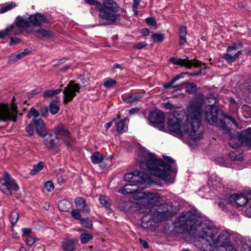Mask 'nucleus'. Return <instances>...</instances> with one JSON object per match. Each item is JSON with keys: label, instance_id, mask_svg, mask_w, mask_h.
Masks as SVG:
<instances>
[{"label": "nucleus", "instance_id": "f257e3e1", "mask_svg": "<svg viewBox=\"0 0 251 251\" xmlns=\"http://www.w3.org/2000/svg\"><path fill=\"white\" fill-rule=\"evenodd\" d=\"M203 102L204 96H200L189 107L187 115L181 112L170 118L167 122L168 130L179 138L188 134L195 142L201 140L203 134L201 124Z\"/></svg>", "mask_w": 251, "mask_h": 251}, {"label": "nucleus", "instance_id": "f03ea898", "mask_svg": "<svg viewBox=\"0 0 251 251\" xmlns=\"http://www.w3.org/2000/svg\"><path fill=\"white\" fill-rule=\"evenodd\" d=\"M165 159L167 163L161 159H157L153 153H145L140 157L139 166L142 169L148 170L151 175L165 182H169L171 179L170 173H176V168L170 165L175 162L172 157L167 156Z\"/></svg>", "mask_w": 251, "mask_h": 251}, {"label": "nucleus", "instance_id": "7ed1b4c3", "mask_svg": "<svg viewBox=\"0 0 251 251\" xmlns=\"http://www.w3.org/2000/svg\"><path fill=\"white\" fill-rule=\"evenodd\" d=\"M85 2L97 7L100 25H113L121 20L120 7L113 0H104L102 3L96 0H85Z\"/></svg>", "mask_w": 251, "mask_h": 251}, {"label": "nucleus", "instance_id": "20e7f679", "mask_svg": "<svg viewBox=\"0 0 251 251\" xmlns=\"http://www.w3.org/2000/svg\"><path fill=\"white\" fill-rule=\"evenodd\" d=\"M44 145L49 150H53L60 146L59 138H62L66 145L69 147L72 140L70 132L63 126H57L54 130L45 133Z\"/></svg>", "mask_w": 251, "mask_h": 251}, {"label": "nucleus", "instance_id": "39448f33", "mask_svg": "<svg viewBox=\"0 0 251 251\" xmlns=\"http://www.w3.org/2000/svg\"><path fill=\"white\" fill-rule=\"evenodd\" d=\"M167 204L159 205L156 208H152L149 211H142L147 213L142 218V226L147 227L145 225L148 221L154 223H159L167 220L173 214L171 208H168Z\"/></svg>", "mask_w": 251, "mask_h": 251}, {"label": "nucleus", "instance_id": "423d86ee", "mask_svg": "<svg viewBox=\"0 0 251 251\" xmlns=\"http://www.w3.org/2000/svg\"><path fill=\"white\" fill-rule=\"evenodd\" d=\"M200 222V217L192 211L181 212L174 223L175 226L181 230H185L189 227L190 230H195Z\"/></svg>", "mask_w": 251, "mask_h": 251}, {"label": "nucleus", "instance_id": "0eeeda50", "mask_svg": "<svg viewBox=\"0 0 251 251\" xmlns=\"http://www.w3.org/2000/svg\"><path fill=\"white\" fill-rule=\"evenodd\" d=\"M132 198L133 200L138 201L137 203L141 204V209H145V211L156 208L159 206L158 203L160 198L157 194L139 192L133 196Z\"/></svg>", "mask_w": 251, "mask_h": 251}, {"label": "nucleus", "instance_id": "6e6552de", "mask_svg": "<svg viewBox=\"0 0 251 251\" xmlns=\"http://www.w3.org/2000/svg\"><path fill=\"white\" fill-rule=\"evenodd\" d=\"M197 232L198 237L205 239L210 247L212 242L218 233V229L212 224L200 221L195 230Z\"/></svg>", "mask_w": 251, "mask_h": 251}, {"label": "nucleus", "instance_id": "1a4fd4ad", "mask_svg": "<svg viewBox=\"0 0 251 251\" xmlns=\"http://www.w3.org/2000/svg\"><path fill=\"white\" fill-rule=\"evenodd\" d=\"M206 100L208 103L211 104L205 107V120L209 124L214 125L217 122L218 119V108L215 105L218 102L217 94H208Z\"/></svg>", "mask_w": 251, "mask_h": 251}, {"label": "nucleus", "instance_id": "9d476101", "mask_svg": "<svg viewBox=\"0 0 251 251\" xmlns=\"http://www.w3.org/2000/svg\"><path fill=\"white\" fill-rule=\"evenodd\" d=\"M229 132L230 137L228 142L229 145L233 149H237L241 147L243 143L251 148V128L242 131L240 133H237L236 135L231 136Z\"/></svg>", "mask_w": 251, "mask_h": 251}, {"label": "nucleus", "instance_id": "9b49d317", "mask_svg": "<svg viewBox=\"0 0 251 251\" xmlns=\"http://www.w3.org/2000/svg\"><path fill=\"white\" fill-rule=\"evenodd\" d=\"M124 179L130 183L140 184L145 186L151 185L153 183V180L150 176L137 170L126 175Z\"/></svg>", "mask_w": 251, "mask_h": 251}, {"label": "nucleus", "instance_id": "f8f14e48", "mask_svg": "<svg viewBox=\"0 0 251 251\" xmlns=\"http://www.w3.org/2000/svg\"><path fill=\"white\" fill-rule=\"evenodd\" d=\"M229 237L230 234L227 231H222L216 238H214L212 242V246L222 248H217L216 250H213L212 251H236L230 245Z\"/></svg>", "mask_w": 251, "mask_h": 251}, {"label": "nucleus", "instance_id": "ddd939ff", "mask_svg": "<svg viewBox=\"0 0 251 251\" xmlns=\"http://www.w3.org/2000/svg\"><path fill=\"white\" fill-rule=\"evenodd\" d=\"M0 189L7 195H12V191H17L19 187L7 172L4 174V178L0 179Z\"/></svg>", "mask_w": 251, "mask_h": 251}, {"label": "nucleus", "instance_id": "4468645a", "mask_svg": "<svg viewBox=\"0 0 251 251\" xmlns=\"http://www.w3.org/2000/svg\"><path fill=\"white\" fill-rule=\"evenodd\" d=\"M17 107L13 104L10 108L7 105L0 104V121L15 122L17 116Z\"/></svg>", "mask_w": 251, "mask_h": 251}, {"label": "nucleus", "instance_id": "2eb2a0df", "mask_svg": "<svg viewBox=\"0 0 251 251\" xmlns=\"http://www.w3.org/2000/svg\"><path fill=\"white\" fill-rule=\"evenodd\" d=\"M148 119L153 126L160 130H164L165 129V117L162 112L159 110L151 112L149 115Z\"/></svg>", "mask_w": 251, "mask_h": 251}, {"label": "nucleus", "instance_id": "dca6fc26", "mask_svg": "<svg viewBox=\"0 0 251 251\" xmlns=\"http://www.w3.org/2000/svg\"><path fill=\"white\" fill-rule=\"evenodd\" d=\"M79 89L80 87L78 84H75L73 81H70L63 91V103L66 104L69 102L71 101L75 97V93L79 91Z\"/></svg>", "mask_w": 251, "mask_h": 251}, {"label": "nucleus", "instance_id": "f3484780", "mask_svg": "<svg viewBox=\"0 0 251 251\" xmlns=\"http://www.w3.org/2000/svg\"><path fill=\"white\" fill-rule=\"evenodd\" d=\"M146 186L137 183H129L125 185L122 188L118 190V192L122 194H131L136 195L138 193L142 192V190Z\"/></svg>", "mask_w": 251, "mask_h": 251}, {"label": "nucleus", "instance_id": "a211bd4d", "mask_svg": "<svg viewBox=\"0 0 251 251\" xmlns=\"http://www.w3.org/2000/svg\"><path fill=\"white\" fill-rule=\"evenodd\" d=\"M169 60L174 64L180 65L188 68H191L193 66L197 67L201 66V63L199 61L196 60H190L188 58L183 59L181 58L171 57Z\"/></svg>", "mask_w": 251, "mask_h": 251}, {"label": "nucleus", "instance_id": "6ab92c4d", "mask_svg": "<svg viewBox=\"0 0 251 251\" xmlns=\"http://www.w3.org/2000/svg\"><path fill=\"white\" fill-rule=\"evenodd\" d=\"M228 201L230 202H235L233 205L237 206H242L245 205L248 202V199L243 194H235L231 195L229 198Z\"/></svg>", "mask_w": 251, "mask_h": 251}, {"label": "nucleus", "instance_id": "aec40b11", "mask_svg": "<svg viewBox=\"0 0 251 251\" xmlns=\"http://www.w3.org/2000/svg\"><path fill=\"white\" fill-rule=\"evenodd\" d=\"M29 19L32 25L35 26H39L43 23L48 22L47 17L40 13H36L35 15H30Z\"/></svg>", "mask_w": 251, "mask_h": 251}, {"label": "nucleus", "instance_id": "412c9836", "mask_svg": "<svg viewBox=\"0 0 251 251\" xmlns=\"http://www.w3.org/2000/svg\"><path fill=\"white\" fill-rule=\"evenodd\" d=\"M31 122L35 126L37 133L41 136H44L46 133V129L43 120L40 119H33Z\"/></svg>", "mask_w": 251, "mask_h": 251}, {"label": "nucleus", "instance_id": "4be33fe9", "mask_svg": "<svg viewBox=\"0 0 251 251\" xmlns=\"http://www.w3.org/2000/svg\"><path fill=\"white\" fill-rule=\"evenodd\" d=\"M75 203L77 209L84 213L90 212V208L86 204L85 200L81 197H77L75 200Z\"/></svg>", "mask_w": 251, "mask_h": 251}, {"label": "nucleus", "instance_id": "5701e85b", "mask_svg": "<svg viewBox=\"0 0 251 251\" xmlns=\"http://www.w3.org/2000/svg\"><path fill=\"white\" fill-rule=\"evenodd\" d=\"M33 34L37 38L43 39H50L54 37L53 34L50 30H45L41 27L32 31Z\"/></svg>", "mask_w": 251, "mask_h": 251}, {"label": "nucleus", "instance_id": "b1692460", "mask_svg": "<svg viewBox=\"0 0 251 251\" xmlns=\"http://www.w3.org/2000/svg\"><path fill=\"white\" fill-rule=\"evenodd\" d=\"M20 33L21 31L16 27L15 24H12L6 29L0 31V38H3L6 36L12 34H19Z\"/></svg>", "mask_w": 251, "mask_h": 251}, {"label": "nucleus", "instance_id": "393cba45", "mask_svg": "<svg viewBox=\"0 0 251 251\" xmlns=\"http://www.w3.org/2000/svg\"><path fill=\"white\" fill-rule=\"evenodd\" d=\"M182 74H189L190 75L193 76H197V75H196V73H191V74H190V73H182L180 75H176L169 82L163 85L165 89H170L171 88H174V87H177V86H181L183 85H184L185 84L184 83H181V84H180L179 85H178L177 86H174V84L175 83V82L177 80H178L180 78H181L183 77Z\"/></svg>", "mask_w": 251, "mask_h": 251}, {"label": "nucleus", "instance_id": "a878e982", "mask_svg": "<svg viewBox=\"0 0 251 251\" xmlns=\"http://www.w3.org/2000/svg\"><path fill=\"white\" fill-rule=\"evenodd\" d=\"M62 247L65 251H75L76 247L74 239H65L62 243Z\"/></svg>", "mask_w": 251, "mask_h": 251}, {"label": "nucleus", "instance_id": "bb28decb", "mask_svg": "<svg viewBox=\"0 0 251 251\" xmlns=\"http://www.w3.org/2000/svg\"><path fill=\"white\" fill-rule=\"evenodd\" d=\"M16 20L17 21L13 24H15L16 27L21 31L20 28L28 27L29 26V22L21 17H18Z\"/></svg>", "mask_w": 251, "mask_h": 251}, {"label": "nucleus", "instance_id": "cd10ccee", "mask_svg": "<svg viewBox=\"0 0 251 251\" xmlns=\"http://www.w3.org/2000/svg\"><path fill=\"white\" fill-rule=\"evenodd\" d=\"M187 29L185 26H181L179 27V45H183L187 42L186 39Z\"/></svg>", "mask_w": 251, "mask_h": 251}, {"label": "nucleus", "instance_id": "c85d7f7f", "mask_svg": "<svg viewBox=\"0 0 251 251\" xmlns=\"http://www.w3.org/2000/svg\"><path fill=\"white\" fill-rule=\"evenodd\" d=\"M126 119H125L119 122L116 123V130L120 134H122L125 132L127 130V126H126Z\"/></svg>", "mask_w": 251, "mask_h": 251}, {"label": "nucleus", "instance_id": "c756f323", "mask_svg": "<svg viewBox=\"0 0 251 251\" xmlns=\"http://www.w3.org/2000/svg\"><path fill=\"white\" fill-rule=\"evenodd\" d=\"M71 206V203L66 200L60 201L58 203V208L60 211L63 212H68Z\"/></svg>", "mask_w": 251, "mask_h": 251}, {"label": "nucleus", "instance_id": "7c9ffc66", "mask_svg": "<svg viewBox=\"0 0 251 251\" xmlns=\"http://www.w3.org/2000/svg\"><path fill=\"white\" fill-rule=\"evenodd\" d=\"M141 98L139 94L131 95L125 97L124 99L126 103H130L138 101Z\"/></svg>", "mask_w": 251, "mask_h": 251}, {"label": "nucleus", "instance_id": "2f4dec72", "mask_svg": "<svg viewBox=\"0 0 251 251\" xmlns=\"http://www.w3.org/2000/svg\"><path fill=\"white\" fill-rule=\"evenodd\" d=\"M241 53L242 51L241 50L238 51L233 55L227 53L224 55V58L229 62L232 63L234 62Z\"/></svg>", "mask_w": 251, "mask_h": 251}, {"label": "nucleus", "instance_id": "473e14b6", "mask_svg": "<svg viewBox=\"0 0 251 251\" xmlns=\"http://www.w3.org/2000/svg\"><path fill=\"white\" fill-rule=\"evenodd\" d=\"M91 161L94 164L100 163L103 160L101 154L99 152H94L91 157Z\"/></svg>", "mask_w": 251, "mask_h": 251}, {"label": "nucleus", "instance_id": "72a5a7b5", "mask_svg": "<svg viewBox=\"0 0 251 251\" xmlns=\"http://www.w3.org/2000/svg\"><path fill=\"white\" fill-rule=\"evenodd\" d=\"M197 86L193 83H186L185 91L189 94H193L197 92Z\"/></svg>", "mask_w": 251, "mask_h": 251}, {"label": "nucleus", "instance_id": "f704fd0d", "mask_svg": "<svg viewBox=\"0 0 251 251\" xmlns=\"http://www.w3.org/2000/svg\"><path fill=\"white\" fill-rule=\"evenodd\" d=\"M61 89H58L57 90H50L44 92L43 97L45 98H50L54 96L55 95L59 94L62 92Z\"/></svg>", "mask_w": 251, "mask_h": 251}, {"label": "nucleus", "instance_id": "c9c22d12", "mask_svg": "<svg viewBox=\"0 0 251 251\" xmlns=\"http://www.w3.org/2000/svg\"><path fill=\"white\" fill-rule=\"evenodd\" d=\"M44 163L43 162H39L36 165H35L33 168L30 171V174L32 176L35 175L38 172L43 169Z\"/></svg>", "mask_w": 251, "mask_h": 251}, {"label": "nucleus", "instance_id": "e433bc0d", "mask_svg": "<svg viewBox=\"0 0 251 251\" xmlns=\"http://www.w3.org/2000/svg\"><path fill=\"white\" fill-rule=\"evenodd\" d=\"M17 5L15 3L11 2L9 3L6 4L4 6L2 7L0 9V13H4L7 11L10 10L12 9L13 8L16 7Z\"/></svg>", "mask_w": 251, "mask_h": 251}, {"label": "nucleus", "instance_id": "4c0bfd02", "mask_svg": "<svg viewBox=\"0 0 251 251\" xmlns=\"http://www.w3.org/2000/svg\"><path fill=\"white\" fill-rule=\"evenodd\" d=\"M151 37L153 41L156 42H161L165 39L164 35L162 33H154L151 34Z\"/></svg>", "mask_w": 251, "mask_h": 251}, {"label": "nucleus", "instance_id": "58836bf2", "mask_svg": "<svg viewBox=\"0 0 251 251\" xmlns=\"http://www.w3.org/2000/svg\"><path fill=\"white\" fill-rule=\"evenodd\" d=\"M99 201L100 204L106 208H109L110 206L109 199L108 197L102 196H100L99 198Z\"/></svg>", "mask_w": 251, "mask_h": 251}, {"label": "nucleus", "instance_id": "ea45409f", "mask_svg": "<svg viewBox=\"0 0 251 251\" xmlns=\"http://www.w3.org/2000/svg\"><path fill=\"white\" fill-rule=\"evenodd\" d=\"M19 219V215L17 212L13 211L10 214L9 221L11 224L14 226L17 222Z\"/></svg>", "mask_w": 251, "mask_h": 251}, {"label": "nucleus", "instance_id": "a19ab883", "mask_svg": "<svg viewBox=\"0 0 251 251\" xmlns=\"http://www.w3.org/2000/svg\"><path fill=\"white\" fill-rule=\"evenodd\" d=\"M80 225L86 228H91L92 227V223L90 220L88 218H82L80 219Z\"/></svg>", "mask_w": 251, "mask_h": 251}, {"label": "nucleus", "instance_id": "79ce46f5", "mask_svg": "<svg viewBox=\"0 0 251 251\" xmlns=\"http://www.w3.org/2000/svg\"><path fill=\"white\" fill-rule=\"evenodd\" d=\"M93 238L92 235L88 233H83L80 236L81 243L86 244Z\"/></svg>", "mask_w": 251, "mask_h": 251}, {"label": "nucleus", "instance_id": "37998d69", "mask_svg": "<svg viewBox=\"0 0 251 251\" xmlns=\"http://www.w3.org/2000/svg\"><path fill=\"white\" fill-rule=\"evenodd\" d=\"M241 251H251V239L246 240L243 243Z\"/></svg>", "mask_w": 251, "mask_h": 251}, {"label": "nucleus", "instance_id": "c03bdc74", "mask_svg": "<svg viewBox=\"0 0 251 251\" xmlns=\"http://www.w3.org/2000/svg\"><path fill=\"white\" fill-rule=\"evenodd\" d=\"M39 112L34 108L32 107L29 110L28 114L26 115V117L28 118H31L32 117H33V119H36V118L38 117L39 116Z\"/></svg>", "mask_w": 251, "mask_h": 251}, {"label": "nucleus", "instance_id": "a18cd8bd", "mask_svg": "<svg viewBox=\"0 0 251 251\" xmlns=\"http://www.w3.org/2000/svg\"><path fill=\"white\" fill-rule=\"evenodd\" d=\"M228 201H229L228 200H226L225 199H223L220 200L218 202L219 207L223 211L226 212L228 210V208L226 206V204L228 203Z\"/></svg>", "mask_w": 251, "mask_h": 251}, {"label": "nucleus", "instance_id": "49530a36", "mask_svg": "<svg viewBox=\"0 0 251 251\" xmlns=\"http://www.w3.org/2000/svg\"><path fill=\"white\" fill-rule=\"evenodd\" d=\"M242 46V43L240 41L234 43L233 45L228 47L227 50L228 52H231L232 51L237 50Z\"/></svg>", "mask_w": 251, "mask_h": 251}, {"label": "nucleus", "instance_id": "de8ad7c7", "mask_svg": "<svg viewBox=\"0 0 251 251\" xmlns=\"http://www.w3.org/2000/svg\"><path fill=\"white\" fill-rule=\"evenodd\" d=\"M116 81L113 79H106L103 83V85L105 88H110L114 86L116 84Z\"/></svg>", "mask_w": 251, "mask_h": 251}, {"label": "nucleus", "instance_id": "09e8293b", "mask_svg": "<svg viewBox=\"0 0 251 251\" xmlns=\"http://www.w3.org/2000/svg\"><path fill=\"white\" fill-rule=\"evenodd\" d=\"M29 52V50L26 49L23 52L16 54L15 56V58H14L13 60L14 61H17L18 60L27 55Z\"/></svg>", "mask_w": 251, "mask_h": 251}, {"label": "nucleus", "instance_id": "8fccbe9b", "mask_svg": "<svg viewBox=\"0 0 251 251\" xmlns=\"http://www.w3.org/2000/svg\"><path fill=\"white\" fill-rule=\"evenodd\" d=\"M80 211L78 209H74L71 211V215L72 217L76 220H80L81 219V215L80 214Z\"/></svg>", "mask_w": 251, "mask_h": 251}, {"label": "nucleus", "instance_id": "3c124183", "mask_svg": "<svg viewBox=\"0 0 251 251\" xmlns=\"http://www.w3.org/2000/svg\"><path fill=\"white\" fill-rule=\"evenodd\" d=\"M45 189L48 192L51 191L54 189V184L50 181H48L44 184Z\"/></svg>", "mask_w": 251, "mask_h": 251}, {"label": "nucleus", "instance_id": "603ef678", "mask_svg": "<svg viewBox=\"0 0 251 251\" xmlns=\"http://www.w3.org/2000/svg\"><path fill=\"white\" fill-rule=\"evenodd\" d=\"M59 107L54 103H50V111L52 114L57 113L59 110Z\"/></svg>", "mask_w": 251, "mask_h": 251}, {"label": "nucleus", "instance_id": "864d4df0", "mask_svg": "<svg viewBox=\"0 0 251 251\" xmlns=\"http://www.w3.org/2000/svg\"><path fill=\"white\" fill-rule=\"evenodd\" d=\"M25 130L27 133L30 136L33 135L34 133L33 125L31 122L28 125H27L25 128Z\"/></svg>", "mask_w": 251, "mask_h": 251}, {"label": "nucleus", "instance_id": "5fc2aeb1", "mask_svg": "<svg viewBox=\"0 0 251 251\" xmlns=\"http://www.w3.org/2000/svg\"><path fill=\"white\" fill-rule=\"evenodd\" d=\"M229 156L232 160H241L242 157L241 155H236L234 152H231L229 153Z\"/></svg>", "mask_w": 251, "mask_h": 251}, {"label": "nucleus", "instance_id": "6e6d98bb", "mask_svg": "<svg viewBox=\"0 0 251 251\" xmlns=\"http://www.w3.org/2000/svg\"><path fill=\"white\" fill-rule=\"evenodd\" d=\"M146 22L147 24L150 26L151 27L156 28V22L153 19L151 18H147L146 19Z\"/></svg>", "mask_w": 251, "mask_h": 251}, {"label": "nucleus", "instance_id": "4d7b16f0", "mask_svg": "<svg viewBox=\"0 0 251 251\" xmlns=\"http://www.w3.org/2000/svg\"><path fill=\"white\" fill-rule=\"evenodd\" d=\"M36 241V240L35 238L31 236H28L26 239L25 242L27 245L29 246H31L34 244Z\"/></svg>", "mask_w": 251, "mask_h": 251}, {"label": "nucleus", "instance_id": "13d9d810", "mask_svg": "<svg viewBox=\"0 0 251 251\" xmlns=\"http://www.w3.org/2000/svg\"><path fill=\"white\" fill-rule=\"evenodd\" d=\"M147 44L145 42H140L135 44L133 48L137 49H141L146 46Z\"/></svg>", "mask_w": 251, "mask_h": 251}, {"label": "nucleus", "instance_id": "bf43d9fd", "mask_svg": "<svg viewBox=\"0 0 251 251\" xmlns=\"http://www.w3.org/2000/svg\"><path fill=\"white\" fill-rule=\"evenodd\" d=\"M42 90V89L41 88H38L37 89L33 90L30 93H29L28 94V97L31 98L33 95L40 93L41 92Z\"/></svg>", "mask_w": 251, "mask_h": 251}, {"label": "nucleus", "instance_id": "052dcab7", "mask_svg": "<svg viewBox=\"0 0 251 251\" xmlns=\"http://www.w3.org/2000/svg\"><path fill=\"white\" fill-rule=\"evenodd\" d=\"M41 114L43 117H46L49 114L48 107H44L41 108Z\"/></svg>", "mask_w": 251, "mask_h": 251}, {"label": "nucleus", "instance_id": "680f3d73", "mask_svg": "<svg viewBox=\"0 0 251 251\" xmlns=\"http://www.w3.org/2000/svg\"><path fill=\"white\" fill-rule=\"evenodd\" d=\"M141 0H133V3L132 5V9L136 14H137V9L138 7V5Z\"/></svg>", "mask_w": 251, "mask_h": 251}, {"label": "nucleus", "instance_id": "e2e57ef3", "mask_svg": "<svg viewBox=\"0 0 251 251\" xmlns=\"http://www.w3.org/2000/svg\"><path fill=\"white\" fill-rule=\"evenodd\" d=\"M20 40L18 38H14L13 37H11L10 38V44L11 45H14L15 44H18L20 43Z\"/></svg>", "mask_w": 251, "mask_h": 251}, {"label": "nucleus", "instance_id": "0e129e2a", "mask_svg": "<svg viewBox=\"0 0 251 251\" xmlns=\"http://www.w3.org/2000/svg\"><path fill=\"white\" fill-rule=\"evenodd\" d=\"M68 59H69L68 57H63V58H62L54 66H59V65H61V64H63L64 63H65V61L66 60H67Z\"/></svg>", "mask_w": 251, "mask_h": 251}, {"label": "nucleus", "instance_id": "69168bd1", "mask_svg": "<svg viewBox=\"0 0 251 251\" xmlns=\"http://www.w3.org/2000/svg\"><path fill=\"white\" fill-rule=\"evenodd\" d=\"M139 111V108L137 107L132 108L129 110V113L131 115L136 114Z\"/></svg>", "mask_w": 251, "mask_h": 251}, {"label": "nucleus", "instance_id": "338daca9", "mask_svg": "<svg viewBox=\"0 0 251 251\" xmlns=\"http://www.w3.org/2000/svg\"><path fill=\"white\" fill-rule=\"evenodd\" d=\"M141 33L144 36H148L149 34V30L147 28H144L141 29Z\"/></svg>", "mask_w": 251, "mask_h": 251}, {"label": "nucleus", "instance_id": "774afa93", "mask_svg": "<svg viewBox=\"0 0 251 251\" xmlns=\"http://www.w3.org/2000/svg\"><path fill=\"white\" fill-rule=\"evenodd\" d=\"M140 242L144 248L148 249L149 248L148 244L146 241L140 239Z\"/></svg>", "mask_w": 251, "mask_h": 251}]
</instances>
